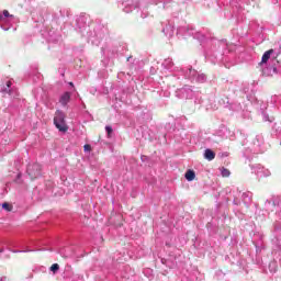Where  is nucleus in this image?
Wrapping results in <instances>:
<instances>
[{"label":"nucleus","instance_id":"f3484780","mask_svg":"<svg viewBox=\"0 0 281 281\" xmlns=\"http://www.w3.org/2000/svg\"><path fill=\"white\" fill-rule=\"evenodd\" d=\"M85 153H91V145L87 144L83 146Z\"/></svg>","mask_w":281,"mask_h":281},{"label":"nucleus","instance_id":"f03ea898","mask_svg":"<svg viewBox=\"0 0 281 281\" xmlns=\"http://www.w3.org/2000/svg\"><path fill=\"white\" fill-rule=\"evenodd\" d=\"M177 98H180L181 100L186 99L188 100L189 98H192V88L186 86L176 92Z\"/></svg>","mask_w":281,"mask_h":281},{"label":"nucleus","instance_id":"a211bd4d","mask_svg":"<svg viewBox=\"0 0 281 281\" xmlns=\"http://www.w3.org/2000/svg\"><path fill=\"white\" fill-rule=\"evenodd\" d=\"M105 131H106L108 135H111V133H113V127L105 126Z\"/></svg>","mask_w":281,"mask_h":281},{"label":"nucleus","instance_id":"423d86ee","mask_svg":"<svg viewBox=\"0 0 281 281\" xmlns=\"http://www.w3.org/2000/svg\"><path fill=\"white\" fill-rule=\"evenodd\" d=\"M271 54H273V49L267 50L261 57V63H268L269 58H271Z\"/></svg>","mask_w":281,"mask_h":281},{"label":"nucleus","instance_id":"39448f33","mask_svg":"<svg viewBox=\"0 0 281 281\" xmlns=\"http://www.w3.org/2000/svg\"><path fill=\"white\" fill-rule=\"evenodd\" d=\"M215 157H216V154L212 149H205L204 159H207V161H213Z\"/></svg>","mask_w":281,"mask_h":281},{"label":"nucleus","instance_id":"20e7f679","mask_svg":"<svg viewBox=\"0 0 281 281\" xmlns=\"http://www.w3.org/2000/svg\"><path fill=\"white\" fill-rule=\"evenodd\" d=\"M71 100V93L65 92L60 98H59V103L61 106H67L69 104V101Z\"/></svg>","mask_w":281,"mask_h":281},{"label":"nucleus","instance_id":"b1692460","mask_svg":"<svg viewBox=\"0 0 281 281\" xmlns=\"http://www.w3.org/2000/svg\"><path fill=\"white\" fill-rule=\"evenodd\" d=\"M26 251H32V250H26Z\"/></svg>","mask_w":281,"mask_h":281},{"label":"nucleus","instance_id":"dca6fc26","mask_svg":"<svg viewBox=\"0 0 281 281\" xmlns=\"http://www.w3.org/2000/svg\"><path fill=\"white\" fill-rule=\"evenodd\" d=\"M196 80H198V82H205V80H206V77H205V75H198V78H196Z\"/></svg>","mask_w":281,"mask_h":281},{"label":"nucleus","instance_id":"aec40b11","mask_svg":"<svg viewBox=\"0 0 281 281\" xmlns=\"http://www.w3.org/2000/svg\"><path fill=\"white\" fill-rule=\"evenodd\" d=\"M190 74H195V71H194V70H192V69H190Z\"/></svg>","mask_w":281,"mask_h":281},{"label":"nucleus","instance_id":"4be33fe9","mask_svg":"<svg viewBox=\"0 0 281 281\" xmlns=\"http://www.w3.org/2000/svg\"><path fill=\"white\" fill-rule=\"evenodd\" d=\"M70 87H74V82H70Z\"/></svg>","mask_w":281,"mask_h":281},{"label":"nucleus","instance_id":"7ed1b4c3","mask_svg":"<svg viewBox=\"0 0 281 281\" xmlns=\"http://www.w3.org/2000/svg\"><path fill=\"white\" fill-rule=\"evenodd\" d=\"M27 173L31 176V179H36L37 177H41V165H29Z\"/></svg>","mask_w":281,"mask_h":281},{"label":"nucleus","instance_id":"1a4fd4ad","mask_svg":"<svg viewBox=\"0 0 281 281\" xmlns=\"http://www.w3.org/2000/svg\"><path fill=\"white\" fill-rule=\"evenodd\" d=\"M162 32L166 34V36H168L169 38H172L175 31L172 30V27L167 26L166 29L162 30Z\"/></svg>","mask_w":281,"mask_h":281},{"label":"nucleus","instance_id":"9b49d317","mask_svg":"<svg viewBox=\"0 0 281 281\" xmlns=\"http://www.w3.org/2000/svg\"><path fill=\"white\" fill-rule=\"evenodd\" d=\"M10 87H12V81L7 82V88H2L1 93H10Z\"/></svg>","mask_w":281,"mask_h":281},{"label":"nucleus","instance_id":"5701e85b","mask_svg":"<svg viewBox=\"0 0 281 281\" xmlns=\"http://www.w3.org/2000/svg\"><path fill=\"white\" fill-rule=\"evenodd\" d=\"M0 254H3V249H0Z\"/></svg>","mask_w":281,"mask_h":281},{"label":"nucleus","instance_id":"4468645a","mask_svg":"<svg viewBox=\"0 0 281 281\" xmlns=\"http://www.w3.org/2000/svg\"><path fill=\"white\" fill-rule=\"evenodd\" d=\"M221 175H222V177H229V175H232V172H229V169L222 168Z\"/></svg>","mask_w":281,"mask_h":281},{"label":"nucleus","instance_id":"ddd939ff","mask_svg":"<svg viewBox=\"0 0 281 281\" xmlns=\"http://www.w3.org/2000/svg\"><path fill=\"white\" fill-rule=\"evenodd\" d=\"M2 207L5 210V212H12V204L4 202L2 204Z\"/></svg>","mask_w":281,"mask_h":281},{"label":"nucleus","instance_id":"2eb2a0df","mask_svg":"<svg viewBox=\"0 0 281 281\" xmlns=\"http://www.w3.org/2000/svg\"><path fill=\"white\" fill-rule=\"evenodd\" d=\"M58 269H60V266L58 263H54L52 267H50V271H53V273H56V271H58Z\"/></svg>","mask_w":281,"mask_h":281},{"label":"nucleus","instance_id":"9d476101","mask_svg":"<svg viewBox=\"0 0 281 281\" xmlns=\"http://www.w3.org/2000/svg\"><path fill=\"white\" fill-rule=\"evenodd\" d=\"M8 18L13 19L14 15H11L10 12H8V10H4L3 15H0V21H3V19H8Z\"/></svg>","mask_w":281,"mask_h":281},{"label":"nucleus","instance_id":"412c9836","mask_svg":"<svg viewBox=\"0 0 281 281\" xmlns=\"http://www.w3.org/2000/svg\"><path fill=\"white\" fill-rule=\"evenodd\" d=\"M0 281H5V278H1V277H0Z\"/></svg>","mask_w":281,"mask_h":281},{"label":"nucleus","instance_id":"f8f14e48","mask_svg":"<svg viewBox=\"0 0 281 281\" xmlns=\"http://www.w3.org/2000/svg\"><path fill=\"white\" fill-rule=\"evenodd\" d=\"M162 65L167 69H170L172 67V59H170V58L166 59Z\"/></svg>","mask_w":281,"mask_h":281},{"label":"nucleus","instance_id":"6ab92c4d","mask_svg":"<svg viewBox=\"0 0 281 281\" xmlns=\"http://www.w3.org/2000/svg\"><path fill=\"white\" fill-rule=\"evenodd\" d=\"M273 72H274V74H278V69H277V68H273Z\"/></svg>","mask_w":281,"mask_h":281},{"label":"nucleus","instance_id":"6e6552de","mask_svg":"<svg viewBox=\"0 0 281 281\" xmlns=\"http://www.w3.org/2000/svg\"><path fill=\"white\" fill-rule=\"evenodd\" d=\"M257 175L259 177H269L271 172L269 171V169L261 168L257 171Z\"/></svg>","mask_w":281,"mask_h":281},{"label":"nucleus","instance_id":"0eeeda50","mask_svg":"<svg viewBox=\"0 0 281 281\" xmlns=\"http://www.w3.org/2000/svg\"><path fill=\"white\" fill-rule=\"evenodd\" d=\"M184 177L187 181H194L196 173H194V170H188Z\"/></svg>","mask_w":281,"mask_h":281},{"label":"nucleus","instance_id":"f257e3e1","mask_svg":"<svg viewBox=\"0 0 281 281\" xmlns=\"http://www.w3.org/2000/svg\"><path fill=\"white\" fill-rule=\"evenodd\" d=\"M54 124L60 133H67V131H69V127L67 126V123L65 122V113L60 110H57L55 113Z\"/></svg>","mask_w":281,"mask_h":281}]
</instances>
